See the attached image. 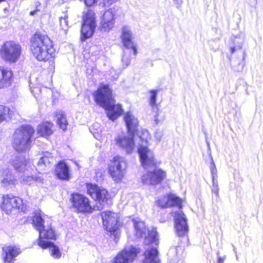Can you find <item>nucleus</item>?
<instances>
[{"label":"nucleus","mask_w":263,"mask_h":263,"mask_svg":"<svg viewBox=\"0 0 263 263\" xmlns=\"http://www.w3.org/2000/svg\"><path fill=\"white\" fill-rule=\"evenodd\" d=\"M94 101L107 111V116L115 121L123 114V110L120 104H115L113 91L108 84H100L96 90L92 93Z\"/></svg>","instance_id":"f03ea898"},{"label":"nucleus","mask_w":263,"mask_h":263,"mask_svg":"<svg viewBox=\"0 0 263 263\" xmlns=\"http://www.w3.org/2000/svg\"><path fill=\"white\" fill-rule=\"evenodd\" d=\"M5 0H0V3L5 1Z\"/></svg>","instance_id":"de8ad7c7"},{"label":"nucleus","mask_w":263,"mask_h":263,"mask_svg":"<svg viewBox=\"0 0 263 263\" xmlns=\"http://www.w3.org/2000/svg\"><path fill=\"white\" fill-rule=\"evenodd\" d=\"M55 117L57 118V123L60 128L65 131L67 129L68 122L66 118L65 114L63 111H57L54 114Z\"/></svg>","instance_id":"2f4dec72"},{"label":"nucleus","mask_w":263,"mask_h":263,"mask_svg":"<svg viewBox=\"0 0 263 263\" xmlns=\"http://www.w3.org/2000/svg\"><path fill=\"white\" fill-rule=\"evenodd\" d=\"M236 48L235 47H230V51L231 53H233L236 50Z\"/></svg>","instance_id":"c03bdc74"},{"label":"nucleus","mask_w":263,"mask_h":263,"mask_svg":"<svg viewBox=\"0 0 263 263\" xmlns=\"http://www.w3.org/2000/svg\"><path fill=\"white\" fill-rule=\"evenodd\" d=\"M224 258L222 257H218L217 258V263H223Z\"/></svg>","instance_id":"37998d69"},{"label":"nucleus","mask_w":263,"mask_h":263,"mask_svg":"<svg viewBox=\"0 0 263 263\" xmlns=\"http://www.w3.org/2000/svg\"><path fill=\"white\" fill-rule=\"evenodd\" d=\"M156 203L161 209H167L175 206L181 209L182 207V199L172 193H166L158 198L156 201Z\"/></svg>","instance_id":"ddd939ff"},{"label":"nucleus","mask_w":263,"mask_h":263,"mask_svg":"<svg viewBox=\"0 0 263 263\" xmlns=\"http://www.w3.org/2000/svg\"><path fill=\"white\" fill-rule=\"evenodd\" d=\"M39 233V238L37 239V245L41 247V244L43 242H48L46 240H55V231L51 224L48 226L47 229L43 228V230L38 231Z\"/></svg>","instance_id":"5701e85b"},{"label":"nucleus","mask_w":263,"mask_h":263,"mask_svg":"<svg viewBox=\"0 0 263 263\" xmlns=\"http://www.w3.org/2000/svg\"><path fill=\"white\" fill-rule=\"evenodd\" d=\"M158 252L156 248L146 249L143 253V263H160Z\"/></svg>","instance_id":"bb28decb"},{"label":"nucleus","mask_w":263,"mask_h":263,"mask_svg":"<svg viewBox=\"0 0 263 263\" xmlns=\"http://www.w3.org/2000/svg\"><path fill=\"white\" fill-rule=\"evenodd\" d=\"M42 156L39 160L37 165L42 171H46L51 167L53 162V157L52 154L49 152H42Z\"/></svg>","instance_id":"b1692460"},{"label":"nucleus","mask_w":263,"mask_h":263,"mask_svg":"<svg viewBox=\"0 0 263 263\" xmlns=\"http://www.w3.org/2000/svg\"><path fill=\"white\" fill-rule=\"evenodd\" d=\"M115 15L110 10L104 12L100 22V28L105 31L111 30L114 26Z\"/></svg>","instance_id":"aec40b11"},{"label":"nucleus","mask_w":263,"mask_h":263,"mask_svg":"<svg viewBox=\"0 0 263 263\" xmlns=\"http://www.w3.org/2000/svg\"><path fill=\"white\" fill-rule=\"evenodd\" d=\"M158 113H157V114L155 116V121L156 123H158L159 122V120L158 118Z\"/></svg>","instance_id":"a18cd8bd"},{"label":"nucleus","mask_w":263,"mask_h":263,"mask_svg":"<svg viewBox=\"0 0 263 263\" xmlns=\"http://www.w3.org/2000/svg\"><path fill=\"white\" fill-rule=\"evenodd\" d=\"M141 252V249L134 246L125 247L113 258L111 263H132Z\"/></svg>","instance_id":"9d476101"},{"label":"nucleus","mask_w":263,"mask_h":263,"mask_svg":"<svg viewBox=\"0 0 263 263\" xmlns=\"http://www.w3.org/2000/svg\"><path fill=\"white\" fill-rule=\"evenodd\" d=\"M14 111L8 106L0 104V123L12 119Z\"/></svg>","instance_id":"7c9ffc66"},{"label":"nucleus","mask_w":263,"mask_h":263,"mask_svg":"<svg viewBox=\"0 0 263 263\" xmlns=\"http://www.w3.org/2000/svg\"><path fill=\"white\" fill-rule=\"evenodd\" d=\"M38 11H39V9H38L37 8L33 10V11H31L29 12V14L30 15H35Z\"/></svg>","instance_id":"79ce46f5"},{"label":"nucleus","mask_w":263,"mask_h":263,"mask_svg":"<svg viewBox=\"0 0 263 263\" xmlns=\"http://www.w3.org/2000/svg\"><path fill=\"white\" fill-rule=\"evenodd\" d=\"M177 7H179L182 3V0H173Z\"/></svg>","instance_id":"a19ab883"},{"label":"nucleus","mask_w":263,"mask_h":263,"mask_svg":"<svg viewBox=\"0 0 263 263\" xmlns=\"http://www.w3.org/2000/svg\"><path fill=\"white\" fill-rule=\"evenodd\" d=\"M43 180L40 176H34L33 175L26 176L21 179V183L23 184L30 185L34 182H41Z\"/></svg>","instance_id":"f704fd0d"},{"label":"nucleus","mask_w":263,"mask_h":263,"mask_svg":"<svg viewBox=\"0 0 263 263\" xmlns=\"http://www.w3.org/2000/svg\"><path fill=\"white\" fill-rule=\"evenodd\" d=\"M29 51L37 61L44 62L53 61L57 53L52 40L40 31H36L30 36Z\"/></svg>","instance_id":"f257e3e1"},{"label":"nucleus","mask_w":263,"mask_h":263,"mask_svg":"<svg viewBox=\"0 0 263 263\" xmlns=\"http://www.w3.org/2000/svg\"><path fill=\"white\" fill-rule=\"evenodd\" d=\"M35 133L34 127L27 124L16 128L13 134L12 145L18 153L29 151L31 146V138Z\"/></svg>","instance_id":"7ed1b4c3"},{"label":"nucleus","mask_w":263,"mask_h":263,"mask_svg":"<svg viewBox=\"0 0 263 263\" xmlns=\"http://www.w3.org/2000/svg\"><path fill=\"white\" fill-rule=\"evenodd\" d=\"M211 173L212 175V181L213 185L212 187V192L214 193L217 197H219V188L218 185L217 181L215 179V175L216 174V170L214 166L211 168Z\"/></svg>","instance_id":"72a5a7b5"},{"label":"nucleus","mask_w":263,"mask_h":263,"mask_svg":"<svg viewBox=\"0 0 263 263\" xmlns=\"http://www.w3.org/2000/svg\"><path fill=\"white\" fill-rule=\"evenodd\" d=\"M55 174L60 179H69V168L64 161L61 160L57 164L55 167Z\"/></svg>","instance_id":"393cba45"},{"label":"nucleus","mask_w":263,"mask_h":263,"mask_svg":"<svg viewBox=\"0 0 263 263\" xmlns=\"http://www.w3.org/2000/svg\"><path fill=\"white\" fill-rule=\"evenodd\" d=\"M14 79V72L11 68L0 66V89L10 86Z\"/></svg>","instance_id":"f3484780"},{"label":"nucleus","mask_w":263,"mask_h":263,"mask_svg":"<svg viewBox=\"0 0 263 263\" xmlns=\"http://www.w3.org/2000/svg\"><path fill=\"white\" fill-rule=\"evenodd\" d=\"M69 201L71 204L70 208L77 214H90L94 210L90 200L80 193H72L70 194Z\"/></svg>","instance_id":"423d86ee"},{"label":"nucleus","mask_w":263,"mask_h":263,"mask_svg":"<svg viewBox=\"0 0 263 263\" xmlns=\"http://www.w3.org/2000/svg\"><path fill=\"white\" fill-rule=\"evenodd\" d=\"M150 92L151 93V96L149 99V104L152 108H156V109H158L159 105L156 104L157 90H152L150 91Z\"/></svg>","instance_id":"e433bc0d"},{"label":"nucleus","mask_w":263,"mask_h":263,"mask_svg":"<svg viewBox=\"0 0 263 263\" xmlns=\"http://www.w3.org/2000/svg\"><path fill=\"white\" fill-rule=\"evenodd\" d=\"M1 208L7 214H9L15 209L23 210L25 206L22 199L8 194L3 196Z\"/></svg>","instance_id":"9b49d317"},{"label":"nucleus","mask_w":263,"mask_h":263,"mask_svg":"<svg viewBox=\"0 0 263 263\" xmlns=\"http://www.w3.org/2000/svg\"><path fill=\"white\" fill-rule=\"evenodd\" d=\"M54 124L51 121H43L37 127V134L40 137L47 138L53 134Z\"/></svg>","instance_id":"412c9836"},{"label":"nucleus","mask_w":263,"mask_h":263,"mask_svg":"<svg viewBox=\"0 0 263 263\" xmlns=\"http://www.w3.org/2000/svg\"><path fill=\"white\" fill-rule=\"evenodd\" d=\"M31 224L37 231L43 230L45 228V221L43 218V213L40 210L35 211L31 217Z\"/></svg>","instance_id":"a878e982"},{"label":"nucleus","mask_w":263,"mask_h":263,"mask_svg":"<svg viewBox=\"0 0 263 263\" xmlns=\"http://www.w3.org/2000/svg\"><path fill=\"white\" fill-rule=\"evenodd\" d=\"M2 183L4 186H8L10 185L15 186L17 180L14 177L11 171L9 168H6L2 171Z\"/></svg>","instance_id":"cd10ccee"},{"label":"nucleus","mask_w":263,"mask_h":263,"mask_svg":"<svg viewBox=\"0 0 263 263\" xmlns=\"http://www.w3.org/2000/svg\"><path fill=\"white\" fill-rule=\"evenodd\" d=\"M172 213L174 219V228L176 235L179 237L187 236L189 229L185 214L182 211H175Z\"/></svg>","instance_id":"f8f14e48"},{"label":"nucleus","mask_w":263,"mask_h":263,"mask_svg":"<svg viewBox=\"0 0 263 263\" xmlns=\"http://www.w3.org/2000/svg\"><path fill=\"white\" fill-rule=\"evenodd\" d=\"M115 141L116 144L127 153H130L134 148L135 142L133 137L119 136L116 139Z\"/></svg>","instance_id":"4be33fe9"},{"label":"nucleus","mask_w":263,"mask_h":263,"mask_svg":"<svg viewBox=\"0 0 263 263\" xmlns=\"http://www.w3.org/2000/svg\"><path fill=\"white\" fill-rule=\"evenodd\" d=\"M166 178V173L161 168H155L153 171H148L142 177L143 183L152 185L160 184Z\"/></svg>","instance_id":"4468645a"},{"label":"nucleus","mask_w":263,"mask_h":263,"mask_svg":"<svg viewBox=\"0 0 263 263\" xmlns=\"http://www.w3.org/2000/svg\"><path fill=\"white\" fill-rule=\"evenodd\" d=\"M125 122L128 132L134 133L138 125V120L130 112H127L124 116Z\"/></svg>","instance_id":"c85d7f7f"},{"label":"nucleus","mask_w":263,"mask_h":263,"mask_svg":"<svg viewBox=\"0 0 263 263\" xmlns=\"http://www.w3.org/2000/svg\"><path fill=\"white\" fill-rule=\"evenodd\" d=\"M85 187L86 193L94 201L101 205H104L112 200V197L109 191L96 183L87 182L85 183Z\"/></svg>","instance_id":"0eeeda50"},{"label":"nucleus","mask_w":263,"mask_h":263,"mask_svg":"<svg viewBox=\"0 0 263 263\" xmlns=\"http://www.w3.org/2000/svg\"><path fill=\"white\" fill-rule=\"evenodd\" d=\"M158 233L156 228L151 230L147 229L146 234L143 236L145 239H147L151 242L155 241L157 239Z\"/></svg>","instance_id":"c9c22d12"},{"label":"nucleus","mask_w":263,"mask_h":263,"mask_svg":"<svg viewBox=\"0 0 263 263\" xmlns=\"http://www.w3.org/2000/svg\"><path fill=\"white\" fill-rule=\"evenodd\" d=\"M141 165L144 168L156 166V163L152 151L147 146L141 145L138 149Z\"/></svg>","instance_id":"2eb2a0df"},{"label":"nucleus","mask_w":263,"mask_h":263,"mask_svg":"<svg viewBox=\"0 0 263 263\" xmlns=\"http://www.w3.org/2000/svg\"><path fill=\"white\" fill-rule=\"evenodd\" d=\"M2 259L3 263H13L15 258L21 254L22 251L18 245H10L4 247L2 249Z\"/></svg>","instance_id":"dca6fc26"},{"label":"nucleus","mask_w":263,"mask_h":263,"mask_svg":"<svg viewBox=\"0 0 263 263\" xmlns=\"http://www.w3.org/2000/svg\"><path fill=\"white\" fill-rule=\"evenodd\" d=\"M10 164L16 172L22 173L28 170L30 162L29 159L25 157H16L10 161Z\"/></svg>","instance_id":"6ab92c4d"},{"label":"nucleus","mask_w":263,"mask_h":263,"mask_svg":"<svg viewBox=\"0 0 263 263\" xmlns=\"http://www.w3.org/2000/svg\"><path fill=\"white\" fill-rule=\"evenodd\" d=\"M22 48L20 44L13 41L5 42L0 48V56L6 62L14 63L20 58Z\"/></svg>","instance_id":"39448f33"},{"label":"nucleus","mask_w":263,"mask_h":263,"mask_svg":"<svg viewBox=\"0 0 263 263\" xmlns=\"http://www.w3.org/2000/svg\"><path fill=\"white\" fill-rule=\"evenodd\" d=\"M127 167V163L122 157L117 155L110 161L108 167V173L112 180L119 182L124 178Z\"/></svg>","instance_id":"6e6552de"},{"label":"nucleus","mask_w":263,"mask_h":263,"mask_svg":"<svg viewBox=\"0 0 263 263\" xmlns=\"http://www.w3.org/2000/svg\"><path fill=\"white\" fill-rule=\"evenodd\" d=\"M135 234L138 237H143L146 234L147 227L144 222L142 221H134Z\"/></svg>","instance_id":"473e14b6"},{"label":"nucleus","mask_w":263,"mask_h":263,"mask_svg":"<svg viewBox=\"0 0 263 263\" xmlns=\"http://www.w3.org/2000/svg\"><path fill=\"white\" fill-rule=\"evenodd\" d=\"M97 26L95 13L92 10H88L83 15L82 24L81 28V42L91 37Z\"/></svg>","instance_id":"1a4fd4ad"},{"label":"nucleus","mask_w":263,"mask_h":263,"mask_svg":"<svg viewBox=\"0 0 263 263\" xmlns=\"http://www.w3.org/2000/svg\"><path fill=\"white\" fill-rule=\"evenodd\" d=\"M68 16L66 14L64 16L60 17V24L61 28L63 30H66L69 27V23L68 21Z\"/></svg>","instance_id":"4c0bfd02"},{"label":"nucleus","mask_w":263,"mask_h":263,"mask_svg":"<svg viewBox=\"0 0 263 263\" xmlns=\"http://www.w3.org/2000/svg\"><path fill=\"white\" fill-rule=\"evenodd\" d=\"M110 1V0H105L104 4L105 5L107 4V5L108 6L109 5L111 4V3H109Z\"/></svg>","instance_id":"49530a36"},{"label":"nucleus","mask_w":263,"mask_h":263,"mask_svg":"<svg viewBox=\"0 0 263 263\" xmlns=\"http://www.w3.org/2000/svg\"><path fill=\"white\" fill-rule=\"evenodd\" d=\"M122 61L125 66H127L130 63V59H129L126 55L124 54L122 59Z\"/></svg>","instance_id":"ea45409f"},{"label":"nucleus","mask_w":263,"mask_h":263,"mask_svg":"<svg viewBox=\"0 0 263 263\" xmlns=\"http://www.w3.org/2000/svg\"><path fill=\"white\" fill-rule=\"evenodd\" d=\"M85 5L88 7H91L97 4L98 0H83Z\"/></svg>","instance_id":"58836bf2"},{"label":"nucleus","mask_w":263,"mask_h":263,"mask_svg":"<svg viewBox=\"0 0 263 263\" xmlns=\"http://www.w3.org/2000/svg\"><path fill=\"white\" fill-rule=\"evenodd\" d=\"M41 245V248L43 249L50 248V255L54 258L59 259L61 257V253L59 247L54 243L51 242H43Z\"/></svg>","instance_id":"c756f323"},{"label":"nucleus","mask_w":263,"mask_h":263,"mask_svg":"<svg viewBox=\"0 0 263 263\" xmlns=\"http://www.w3.org/2000/svg\"><path fill=\"white\" fill-rule=\"evenodd\" d=\"M122 43L124 46L128 49H131L133 54L136 55L137 53V46L133 41L132 31L127 27H123L121 35Z\"/></svg>","instance_id":"a211bd4d"},{"label":"nucleus","mask_w":263,"mask_h":263,"mask_svg":"<svg viewBox=\"0 0 263 263\" xmlns=\"http://www.w3.org/2000/svg\"><path fill=\"white\" fill-rule=\"evenodd\" d=\"M102 220L103 226L110 236L114 237L117 242L120 237L122 227L118 214L110 211H103L100 213Z\"/></svg>","instance_id":"20e7f679"}]
</instances>
